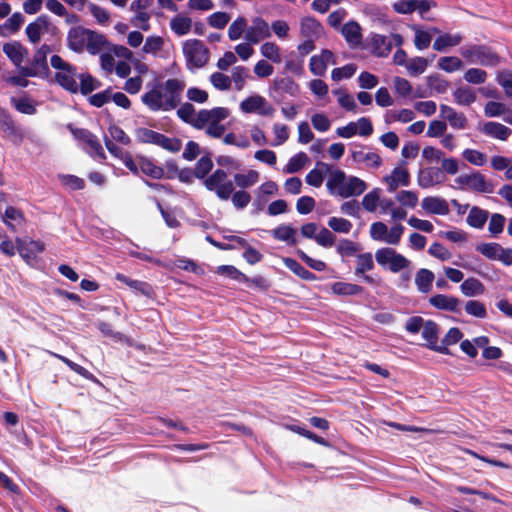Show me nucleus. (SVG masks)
Listing matches in <instances>:
<instances>
[{
  "mask_svg": "<svg viewBox=\"0 0 512 512\" xmlns=\"http://www.w3.org/2000/svg\"><path fill=\"white\" fill-rule=\"evenodd\" d=\"M191 28H192L191 18H189L183 14H178L170 20V29L177 36L187 35L191 31Z\"/></svg>",
  "mask_w": 512,
  "mask_h": 512,
  "instance_id": "72a5a7b5",
  "label": "nucleus"
},
{
  "mask_svg": "<svg viewBox=\"0 0 512 512\" xmlns=\"http://www.w3.org/2000/svg\"><path fill=\"white\" fill-rule=\"evenodd\" d=\"M487 72L480 68H469L463 75L464 80L469 84H483L487 79Z\"/></svg>",
  "mask_w": 512,
  "mask_h": 512,
  "instance_id": "052dcab7",
  "label": "nucleus"
},
{
  "mask_svg": "<svg viewBox=\"0 0 512 512\" xmlns=\"http://www.w3.org/2000/svg\"><path fill=\"white\" fill-rule=\"evenodd\" d=\"M462 156L467 162L475 166H483L487 163V155L475 149H465Z\"/></svg>",
  "mask_w": 512,
  "mask_h": 512,
  "instance_id": "680f3d73",
  "label": "nucleus"
},
{
  "mask_svg": "<svg viewBox=\"0 0 512 512\" xmlns=\"http://www.w3.org/2000/svg\"><path fill=\"white\" fill-rule=\"evenodd\" d=\"M429 303L436 309L454 313L459 311L461 304L458 298L445 294H436L430 297Z\"/></svg>",
  "mask_w": 512,
  "mask_h": 512,
  "instance_id": "6ab92c4d",
  "label": "nucleus"
},
{
  "mask_svg": "<svg viewBox=\"0 0 512 512\" xmlns=\"http://www.w3.org/2000/svg\"><path fill=\"white\" fill-rule=\"evenodd\" d=\"M44 251V244L40 241L30 240L25 245L19 247V254L22 258H24L27 262L31 259H34L37 254Z\"/></svg>",
  "mask_w": 512,
  "mask_h": 512,
  "instance_id": "a19ab883",
  "label": "nucleus"
},
{
  "mask_svg": "<svg viewBox=\"0 0 512 512\" xmlns=\"http://www.w3.org/2000/svg\"><path fill=\"white\" fill-rule=\"evenodd\" d=\"M326 188L330 195L347 199L364 193L367 184L359 177L347 175L343 170L335 168L328 175Z\"/></svg>",
  "mask_w": 512,
  "mask_h": 512,
  "instance_id": "f03ea898",
  "label": "nucleus"
},
{
  "mask_svg": "<svg viewBox=\"0 0 512 512\" xmlns=\"http://www.w3.org/2000/svg\"><path fill=\"white\" fill-rule=\"evenodd\" d=\"M480 131L485 136L501 141L507 140L512 134V130L509 127L494 121L485 122L480 127Z\"/></svg>",
  "mask_w": 512,
  "mask_h": 512,
  "instance_id": "a211bd4d",
  "label": "nucleus"
},
{
  "mask_svg": "<svg viewBox=\"0 0 512 512\" xmlns=\"http://www.w3.org/2000/svg\"><path fill=\"white\" fill-rule=\"evenodd\" d=\"M465 311L468 315L484 319L487 317L486 306L478 300H469L465 304Z\"/></svg>",
  "mask_w": 512,
  "mask_h": 512,
  "instance_id": "0e129e2a",
  "label": "nucleus"
},
{
  "mask_svg": "<svg viewBox=\"0 0 512 512\" xmlns=\"http://www.w3.org/2000/svg\"><path fill=\"white\" fill-rule=\"evenodd\" d=\"M234 181L242 189L249 188L259 181V173L256 170H249L245 174H235Z\"/></svg>",
  "mask_w": 512,
  "mask_h": 512,
  "instance_id": "5fc2aeb1",
  "label": "nucleus"
},
{
  "mask_svg": "<svg viewBox=\"0 0 512 512\" xmlns=\"http://www.w3.org/2000/svg\"><path fill=\"white\" fill-rule=\"evenodd\" d=\"M240 110L243 113H258L261 116H272L274 108L260 95L247 97L240 103Z\"/></svg>",
  "mask_w": 512,
  "mask_h": 512,
  "instance_id": "1a4fd4ad",
  "label": "nucleus"
},
{
  "mask_svg": "<svg viewBox=\"0 0 512 512\" xmlns=\"http://www.w3.org/2000/svg\"><path fill=\"white\" fill-rule=\"evenodd\" d=\"M376 262L392 273L410 269L411 261L390 247L380 248L375 253Z\"/></svg>",
  "mask_w": 512,
  "mask_h": 512,
  "instance_id": "423d86ee",
  "label": "nucleus"
},
{
  "mask_svg": "<svg viewBox=\"0 0 512 512\" xmlns=\"http://www.w3.org/2000/svg\"><path fill=\"white\" fill-rule=\"evenodd\" d=\"M25 21V17L20 12L13 13L2 25L4 32L1 36H8L17 33Z\"/></svg>",
  "mask_w": 512,
  "mask_h": 512,
  "instance_id": "58836bf2",
  "label": "nucleus"
},
{
  "mask_svg": "<svg viewBox=\"0 0 512 512\" xmlns=\"http://www.w3.org/2000/svg\"><path fill=\"white\" fill-rule=\"evenodd\" d=\"M48 25L49 21L46 15H41L34 22L28 24L25 32L29 41L33 44L38 43L42 34L47 31Z\"/></svg>",
  "mask_w": 512,
  "mask_h": 512,
  "instance_id": "4be33fe9",
  "label": "nucleus"
},
{
  "mask_svg": "<svg viewBox=\"0 0 512 512\" xmlns=\"http://www.w3.org/2000/svg\"><path fill=\"white\" fill-rule=\"evenodd\" d=\"M323 32V27L315 18L304 17L300 22V33L306 39L317 40Z\"/></svg>",
  "mask_w": 512,
  "mask_h": 512,
  "instance_id": "bb28decb",
  "label": "nucleus"
},
{
  "mask_svg": "<svg viewBox=\"0 0 512 512\" xmlns=\"http://www.w3.org/2000/svg\"><path fill=\"white\" fill-rule=\"evenodd\" d=\"M115 279L124 283L133 291L144 296H150L153 292L152 287L148 283L139 280H133L124 274L117 273Z\"/></svg>",
  "mask_w": 512,
  "mask_h": 512,
  "instance_id": "473e14b6",
  "label": "nucleus"
},
{
  "mask_svg": "<svg viewBox=\"0 0 512 512\" xmlns=\"http://www.w3.org/2000/svg\"><path fill=\"white\" fill-rule=\"evenodd\" d=\"M331 290L337 295H357L362 293L363 288L352 283L335 282L332 284Z\"/></svg>",
  "mask_w": 512,
  "mask_h": 512,
  "instance_id": "864d4df0",
  "label": "nucleus"
},
{
  "mask_svg": "<svg viewBox=\"0 0 512 512\" xmlns=\"http://www.w3.org/2000/svg\"><path fill=\"white\" fill-rule=\"evenodd\" d=\"M357 71V66L353 63L332 70L331 77L334 81L351 78Z\"/></svg>",
  "mask_w": 512,
  "mask_h": 512,
  "instance_id": "774afa93",
  "label": "nucleus"
},
{
  "mask_svg": "<svg viewBox=\"0 0 512 512\" xmlns=\"http://www.w3.org/2000/svg\"><path fill=\"white\" fill-rule=\"evenodd\" d=\"M271 35L268 22L262 17L257 16L252 19L244 38L249 44H258L261 40L270 38Z\"/></svg>",
  "mask_w": 512,
  "mask_h": 512,
  "instance_id": "9b49d317",
  "label": "nucleus"
},
{
  "mask_svg": "<svg viewBox=\"0 0 512 512\" xmlns=\"http://www.w3.org/2000/svg\"><path fill=\"white\" fill-rule=\"evenodd\" d=\"M489 219V212L478 206L470 208L468 216L466 218L467 224L475 229H482Z\"/></svg>",
  "mask_w": 512,
  "mask_h": 512,
  "instance_id": "7c9ffc66",
  "label": "nucleus"
},
{
  "mask_svg": "<svg viewBox=\"0 0 512 512\" xmlns=\"http://www.w3.org/2000/svg\"><path fill=\"white\" fill-rule=\"evenodd\" d=\"M414 118L415 113L411 109L390 110L386 113L385 121L387 123H391L394 121L408 123L411 122Z\"/></svg>",
  "mask_w": 512,
  "mask_h": 512,
  "instance_id": "c03bdc74",
  "label": "nucleus"
},
{
  "mask_svg": "<svg viewBox=\"0 0 512 512\" xmlns=\"http://www.w3.org/2000/svg\"><path fill=\"white\" fill-rule=\"evenodd\" d=\"M374 268L373 256L370 252L359 254L357 256L356 275H363L365 272Z\"/></svg>",
  "mask_w": 512,
  "mask_h": 512,
  "instance_id": "bf43d9fd",
  "label": "nucleus"
},
{
  "mask_svg": "<svg viewBox=\"0 0 512 512\" xmlns=\"http://www.w3.org/2000/svg\"><path fill=\"white\" fill-rule=\"evenodd\" d=\"M334 94L337 95V101L342 108L353 113L357 112V104L352 95L341 89L335 90Z\"/></svg>",
  "mask_w": 512,
  "mask_h": 512,
  "instance_id": "e2e57ef3",
  "label": "nucleus"
},
{
  "mask_svg": "<svg viewBox=\"0 0 512 512\" xmlns=\"http://www.w3.org/2000/svg\"><path fill=\"white\" fill-rule=\"evenodd\" d=\"M260 53L263 57H265L266 59H268L274 63H280L282 60L281 49L274 42L263 43L260 47Z\"/></svg>",
  "mask_w": 512,
  "mask_h": 512,
  "instance_id": "de8ad7c7",
  "label": "nucleus"
},
{
  "mask_svg": "<svg viewBox=\"0 0 512 512\" xmlns=\"http://www.w3.org/2000/svg\"><path fill=\"white\" fill-rule=\"evenodd\" d=\"M460 54L470 65L494 67L500 61L497 53L485 45H466L460 49Z\"/></svg>",
  "mask_w": 512,
  "mask_h": 512,
  "instance_id": "20e7f679",
  "label": "nucleus"
},
{
  "mask_svg": "<svg viewBox=\"0 0 512 512\" xmlns=\"http://www.w3.org/2000/svg\"><path fill=\"white\" fill-rule=\"evenodd\" d=\"M308 161L309 158L306 153L299 152L289 159L287 165L283 169V172L289 174L297 173L306 165Z\"/></svg>",
  "mask_w": 512,
  "mask_h": 512,
  "instance_id": "a18cd8bd",
  "label": "nucleus"
},
{
  "mask_svg": "<svg viewBox=\"0 0 512 512\" xmlns=\"http://www.w3.org/2000/svg\"><path fill=\"white\" fill-rule=\"evenodd\" d=\"M56 81L70 92L78 91L77 73L74 66H70L56 74Z\"/></svg>",
  "mask_w": 512,
  "mask_h": 512,
  "instance_id": "a878e982",
  "label": "nucleus"
},
{
  "mask_svg": "<svg viewBox=\"0 0 512 512\" xmlns=\"http://www.w3.org/2000/svg\"><path fill=\"white\" fill-rule=\"evenodd\" d=\"M50 47L42 45L34 54L33 59L27 66L20 68V73L28 76L45 77L48 72L47 55Z\"/></svg>",
  "mask_w": 512,
  "mask_h": 512,
  "instance_id": "6e6552de",
  "label": "nucleus"
},
{
  "mask_svg": "<svg viewBox=\"0 0 512 512\" xmlns=\"http://www.w3.org/2000/svg\"><path fill=\"white\" fill-rule=\"evenodd\" d=\"M405 162L402 165L395 167L391 174L383 177V182L387 184L389 192H394L399 186H408L410 183V176Z\"/></svg>",
  "mask_w": 512,
  "mask_h": 512,
  "instance_id": "4468645a",
  "label": "nucleus"
},
{
  "mask_svg": "<svg viewBox=\"0 0 512 512\" xmlns=\"http://www.w3.org/2000/svg\"><path fill=\"white\" fill-rule=\"evenodd\" d=\"M422 208L428 214L447 215L449 213V205L447 201L441 197L428 196L422 200Z\"/></svg>",
  "mask_w": 512,
  "mask_h": 512,
  "instance_id": "412c9836",
  "label": "nucleus"
},
{
  "mask_svg": "<svg viewBox=\"0 0 512 512\" xmlns=\"http://www.w3.org/2000/svg\"><path fill=\"white\" fill-rule=\"evenodd\" d=\"M89 29L81 26L73 27L67 35L68 47L75 52H83L87 46Z\"/></svg>",
  "mask_w": 512,
  "mask_h": 512,
  "instance_id": "dca6fc26",
  "label": "nucleus"
},
{
  "mask_svg": "<svg viewBox=\"0 0 512 512\" xmlns=\"http://www.w3.org/2000/svg\"><path fill=\"white\" fill-rule=\"evenodd\" d=\"M274 239L295 245L297 242V230L289 224H281L271 231Z\"/></svg>",
  "mask_w": 512,
  "mask_h": 512,
  "instance_id": "2f4dec72",
  "label": "nucleus"
},
{
  "mask_svg": "<svg viewBox=\"0 0 512 512\" xmlns=\"http://www.w3.org/2000/svg\"><path fill=\"white\" fill-rule=\"evenodd\" d=\"M476 250L490 260H498L502 246L499 243H481L476 246Z\"/></svg>",
  "mask_w": 512,
  "mask_h": 512,
  "instance_id": "6e6d98bb",
  "label": "nucleus"
},
{
  "mask_svg": "<svg viewBox=\"0 0 512 512\" xmlns=\"http://www.w3.org/2000/svg\"><path fill=\"white\" fill-rule=\"evenodd\" d=\"M139 168L142 173L154 179H160L164 175L163 168L155 165L153 161L148 158H140Z\"/></svg>",
  "mask_w": 512,
  "mask_h": 512,
  "instance_id": "37998d69",
  "label": "nucleus"
},
{
  "mask_svg": "<svg viewBox=\"0 0 512 512\" xmlns=\"http://www.w3.org/2000/svg\"><path fill=\"white\" fill-rule=\"evenodd\" d=\"M461 292L467 297H474L484 293V285L476 278H468L460 285Z\"/></svg>",
  "mask_w": 512,
  "mask_h": 512,
  "instance_id": "4c0bfd02",
  "label": "nucleus"
},
{
  "mask_svg": "<svg viewBox=\"0 0 512 512\" xmlns=\"http://www.w3.org/2000/svg\"><path fill=\"white\" fill-rule=\"evenodd\" d=\"M177 115L184 122L197 128L198 126V112L190 102L180 103L177 107Z\"/></svg>",
  "mask_w": 512,
  "mask_h": 512,
  "instance_id": "c9c22d12",
  "label": "nucleus"
},
{
  "mask_svg": "<svg viewBox=\"0 0 512 512\" xmlns=\"http://www.w3.org/2000/svg\"><path fill=\"white\" fill-rule=\"evenodd\" d=\"M428 62L423 57H414L406 64V69L410 75L417 76L425 72Z\"/></svg>",
  "mask_w": 512,
  "mask_h": 512,
  "instance_id": "338daca9",
  "label": "nucleus"
},
{
  "mask_svg": "<svg viewBox=\"0 0 512 512\" xmlns=\"http://www.w3.org/2000/svg\"><path fill=\"white\" fill-rule=\"evenodd\" d=\"M351 157L355 163L364 164L367 168L377 169L382 165L380 155L373 151L353 150Z\"/></svg>",
  "mask_w": 512,
  "mask_h": 512,
  "instance_id": "aec40b11",
  "label": "nucleus"
},
{
  "mask_svg": "<svg viewBox=\"0 0 512 512\" xmlns=\"http://www.w3.org/2000/svg\"><path fill=\"white\" fill-rule=\"evenodd\" d=\"M186 67L189 71H195L204 67L209 61L210 52L203 41L199 39H188L182 45Z\"/></svg>",
  "mask_w": 512,
  "mask_h": 512,
  "instance_id": "7ed1b4c3",
  "label": "nucleus"
},
{
  "mask_svg": "<svg viewBox=\"0 0 512 512\" xmlns=\"http://www.w3.org/2000/svg\"><path fill=\"white\" fill-rule=\"evenodd\" d=\"M437 65L441 70L447 73H453L462 69L463 62L456 56H444L439 58Z\"/></svg>",
  "mask_w": 512,
  "mask_h": 512,
  "instance_id": "3c124183",
  "label": "nucleus"
},
{
  "mask_svg": "<svg viewBox=\"0 0 512 512\" xmlns=\"http://www.w3.org/2000/svg\"><path fill=\"white\" fill-rule=\"evenodd\" d=\"M396 200L401 206L413 209L418 204V195L410 190H401L396 194Z\"/></svg>",
  "mask_w": 512,
  "mask_h": 512,
  "instance_id": "69168bd1",
  "label": "nucleus"
},
{
  "mask_svg": "<svg viewBox=\"0 0 512 512\" xmlns=\"http://www.w3.org/2000/svg\"><path fill=\"white\" fill-rule=\"evenodd\" d=\"M453 98L455 103L460 106H470L476 101L477 96L469 86H461L453 91Z\"/></svg>",
  "mask_w": 512,
  "mask_h": 512,
  "instance_id": "f704fd0d",
  "label": "nucleus"
},
{
  "mask_svg": "<svg viewBox=\"0 0 512 512\" xmlns=\"http://www.w3.org/2000/svg\"><path fill=\"white\" fill-rule=\"evenodd\" d=\"M445 181L443 171L436 166H430L419 170L417 183L421 188L427 189L440 185Z\"/></svg>",
  "mask_w": 512,
  "mask_h": 512,
  "instance_id": "f8f14e48",
  "label": "nucleus"
},
{
  "mask_svg": "<svg viewBox=\"0 0 512 512\" xmlns=\"http://www.w3.org/2000/svg\"><path fill=\"white\" fill-rule=\"evenodd\" d=\"M247 20L240 16L235 19L228 29V37L230 40L235 41L242 37V35L247 32Z\"/></svg>",
  "mask_w": 512,
  "mask_h": 512,
  "instance_id": "09e8293b",
  "label": "nucleus"
},
{
  "mask_svg": "<svg viewBox=\"0 0 512 512\" xmlns=\"http://www.w3.org/2000/svg\"><path fill=\"white\" fill-rule=\"evenodd\" d=\"M186 88L183 76L168 78L164 82H156L141 96L142 103L151 111L169 112L176 109Z\"/></svg>",
  "mask_w": 512,
  "mask_h": 512,
  "instance_id": "f257e3e1",
  "label": "nucleus"
},
{
  "mask_svg": "<svg viewBox=\"0 0 512 512\" xmlns=\"http://www.w3.org/2000/svg\"><path fill=\"white\" fill-rule=\"evenodd\" d=\"M3 52L10 59V61L17 67L18 72L20 68H24L22 63L28 55L27 49L17 41L5 43L3 45Z\"/></svg>",
  "mask_w": 512,
  "mask_h": 512,
  "instance_id": "f3484780",
  "label": "nucleus"
},
{
  "mask_svg": "<svg viewBox=\"0 0 512 512\" xmlns=\"http://www.w3.org/2000/svg\"><path fill=\"white\" fill-rule=\"evenodd\" d=\"M230 111L225 107H214L212 109H202L198 111L197 129H204L212 125H218L221 121L228 118Z\"/></svg>",
  "mask_w": 512,
  "mask_h": 512,
  "instance_id": "9d476101",
  "label": "nucleus"
},
{
  "mask_svg": "<svg viewBox=\"0 0 512 512\" xmlns=\"http://www.w3.org/2000/svg\"><path fill=\"white\" fill-rule=\"evenodd\" d=\"M332 170L329 164L319 161L315 168L306 175L305 181L308 185L318 188L322 185L325 175H329Z\"/></svg>",
  "mask_w": 512,
  "mask_h": 512,
  "instance_id": "cd10ccee",
  "label": "nucleus"
},
{
  "mask_svg": "<svg viewBox=\"0 0 512 512\" xmlns=\"http://www.w3.org/2000/svg\"><path fill=\"white\" fill-rule=\"evenodd\" d=\"M455 187L477 193L490 194L494 192L493 182L479 171L461 174L454 179Z\"/></svg>",
  "mask_w": 512,
  "mask_h": 512,
  "instance_id": "39448f33",
  "label": "nucleus"
},
{
  "mask_svg": "<svg viewBox=\"0 0 512 512\" xmlns=\"http://www.w3.org/2000/svg\"><path fill=\"white\" fill-rule=\"evenodd\" d=\"M161 133L153 131L146 127H139L135 130V137L137 141L145 144H158Z\"/></svg>",
  "mask_w": 512,
  "mask_h": 512,
  "instance_id": "8fccbe9b",
  "label": "nucleus"
},
{
  "mask_svg": "<svg viewBox=\"0 0 512 512\" xmlns=\"http://www.w3.org/2000/svg\"><path fill=\"white\" fill-rule=\"evenodd\" d=\"M204 185L209 191L215 192L221 200H228L234 191L232 181L228 180L227 173L222 169L215 170L205 178Z\"/></svg>",
  "mask_w": 512,
  "mask_h": 512,
  "instance_id": "0eeeda50",
  "label": "nucleus"
},
{
  "mask_svg": "<svg viewBox=\"0 0 512 512\" xmlns=\"http://www.w3.org/2000/svg\"><path fill=\"white\" fill-rule=\"evenodd\" d=\"M164 44L165 41L161 36L150 35L144 41L142 52L144 54L157 56L158 53L163 49Z\"/></svg>",
  "mask_w": 512,
  "mask_h": 512,
  "instance_id": "ea45409f",
  "label": "nucleus"
},
{
  "mask_svg": "<svg viewBox=\"0 0 512 512\" xmlns=\"http://www.w3.org/2000/svg\"><path fill=\"white\" fill-rule=\"evenodd\" d=\"M341 33L351 48H356L362 43V29L355 21H349L342 26Z\"/></svg>",
  "mask_w": 512,
  "mask_h": 512,
  "instance_id": "5701e85b",
  "label": "nucleus"
},
{
  "mask_svg": "<svg viewBox=\"0 0 512 512\" xmlns=\"http://www.w3.org/2000/svg\"><path fill=\"white\" fill-rule=\"evenodd\" d=\"M329 64H336L335 56L332 51L324 49L319 55L311 57L309 69L315 76H323Z\"/></svg>",
  "mask_w": 512,
  "mask_h": 512,
  "instance_id": "2eb2a0df",
  "label": "nucleus"
},
{
  "mask_svg": "<svg viewBox=\"0 0 512 512\" xmlns=\"http://www.w3.org/2000/svg\"><path fill=\"white\" fill-rule=\"evenodd\" d=\"M283 262L289 270L301 279L312 281L317 278L315 274L305 269L300 263L292 258H284Z\"/></svg>",
  "mask_w": 512,
  "mask_h": 512,
  "instance_id": "79ce46f5",
  "label": "nucleus"
},
{
  "mask_svg": "<svg viewBox=\"0 0 512 512\" xmlns=\"http://www.w3.org/2000/svg\"><path fill=\"white\" fill-rule=\"evenodd\" d=\"M439 329L438 325L428 320L422 328V338L426 341V347L444 355H450V350L445 346L437 344Z\"/></svg>",
  "mask_w": 512,
  "mask_h": 512,
  "instance_id": "ddd939ff",
  "label": "nucleus"
},
{
  "mask_svg": "<svg viewBox=\"0 0 512 512\" xmlns=\"http://www.w3.org/2000/svg\"><path fill=\"white\" fill-rule=\"evenodd\" d=\"M336 250L342 257H352L360 251V246L349 239H341L336 246Z\"/></svg>",
  "mask_w": 512,
  "mask_h": 512,
  "instance_id": "4d7b16f0",
  "label": "nucleus"
},
{
  "mask_svg": "<svg viewBox=\"0 0 512 512\" xmlns=\"http://www.w3.org/2000/svg\"><path fill=\"white\" fill-rule=\"evenodd\" d=\"M506 223V218L500 213H493L489 215L488 231L493 238L498 237L503 230Z\"/></svg>",
  "mask_w": 512,
  "mask_h": 512,
  "instance_id": "603ef678",
  "label": "nucleus"
},
{
  "mask_svg": "<svg viewBox=\"0 0 512 512\" xmlns=\"http://www.w3.org/2000/svg\"><path fill=\"white\" fill-rule=\"evenodd\" d=\"M370 47L373 55L387 57L392 50V41L384 35L373 33L370 36Z\"/></svg>",
  "mask_w": 512,
  "mask_h": 512,
  "instance_id": "b1692460",
  "label": "nucleus"
},
{
  "mask_svg": "<svg viewBox=\"0 0 512 512\" xmlns=\"http://www.w3.org/2000/svg\"><path fill=\"white\" fill-rule=\"evenodd\" d=\"M380 192L379 188H374L370 192H368L362 199V206L367 212H375L380 202Z\"/></svg>",
  "mask_w": 512,
  "mask_h": 512,
  "instance_id": "13d9d810",
  "label": "nucleus"
},
{
  "mask_svg": "<svg viewBox=\"0 0 512 512\" xmlns=\"http://www.w3.org/2000/svg\"><path fill=\"white\" fill-rule=\"evenodd\" d=\"M107 48H109V41L107 40L106 36L89 29L87 46L85 50H87L92 55H96L107 51Z\"/></svg>",
  "mask_w": 512,
  "mask_h": 512,
  "instance_id": "393cba45",
  "label": "nucleus"
},
{
  "mask_svg": "<svg viewBox=\"0 0 512 512\" xmlns=\"http://www.w3.org/2000/svg\"><path fill=\"white\" fill-rule=\"evenodd\" d=\"M133 16L130 19V22L133 27L140 29L142 31H149L151 29L150 19L151 14L148 11H131Z\"/></svg>",
  "mask_w": 512,
  "mask_h": 512,
  "instance_id": "49530a36",
  "label": "nucleus"
},
{
  "mask_svg": "<svg viewBox=\"0 0 512 512\" xmlns=\"http://www.w3.org/2000/svg\"><path fill=\"white\" fill-rule=\"evenodd\" d=\"M2 220L11 230L16 231L18 227L24 224L25 217L20 209L8 206L2 215Z\"/></svg>",
  "mask_w": 512,
  "mask_h": 512,
  "instance_id": "c756f323",
  "label": "nucleus"
},
{
  "mask_svg": "<svg viewBox=\"0 0 512 512\" xmlns=\"http://www.w3.org/2000/svg\"><path fill=\"white\" fill-rule=\"evenodd\" d=\"M462 36L460 34H443L439 36L433 43V49L439 52H443L448 47H454L462 42Z\"/></svg>",
  "mask_w": 512,
  "mask_h": 512,
  "instance_id": "e433bc0d",
  "label": "nucleus"
},
{
  "mask_svg": "<svg viewBox=\"0 0 512 512\" xmlns=\"http://www.w3.org/2000/svg\"><path fill=\"white\" fill-rule=\"evenodd\" d=\"M434 280V273L426 268L419 269L414 279L417 290L423 294H427L432 290Z\"/></svg>",
  "mask_w": 512,
  "mask_h": 512,
  "instance_id": "c85d7f7f",
  "label": "nucleus"
}]
</instances>
